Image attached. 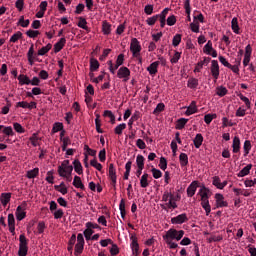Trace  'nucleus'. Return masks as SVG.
Segmentation results:
<instances>
[{"label":"nucleus","mask_w":256,"mask_h":256,"mask_svg":"<svg viewBox=\"0 0 256 256\" xmlns=\"http://www.w3.org/2000/svg\"><path fill=\"white\" fill-rule=\"evenodd\" d=\"M184 235L185 231L170 228L168 231H166L165 235L162 236V239L165 241L166 245H168L169 249H177L179 244L173 241H181Z\"/></svg>","instance_id":"1"},{"label":"nucleus","mask_w":256,"mask_h":256,"mask_svg":"<svg viewBox=\"0 0 256 256\" xmlns=\"http://www.w3.org/2000/svg\"><path fill=\"white\" fill-rule=\"evenodd\" d=\"M181 200V195L177 194L176 196L169 191H165L162 195V201L164 203L163 209H177V201Z\"/></svg>","instance_id":"2"},{"label":"nucleus","mask_w":256,"mask_h":256,"mask_svg":"<svg viewBox=\"0 0 256 256\" xmlns=\"http://www.w3.org/2000/svg\"><path fill=\"white\" fill-rule=\"evenodd\" d=\"M73 173V166L69 165V160H64L58 167V174L60 177H67Z\"/></svg>","instance_id":"3"},{"label":"nucleus","mask_w":256,"mask_h":256,"mask_svg":"<svg viewBox=\"0 0 256 256\" xmlns=\"http://www.w3.org/2000/svg\"><path fill=\"white\" fill-rule=\"evenodd\" d=\"M19 241L20 243H19L18 256H27L29 247H27V237H25V234L20 235Z\"/></svg>","instance_id":"4"},{"label":"nucleus","mask_w":256,"mask_h":256,"mask_svg":"<svg viewBox=\"0 0 256 256\" xmlns=\"http://www.w3.org/2000/svg\"><path fill=\"white\" fill-rule=\"evenodd\" d=\"M130 51L132 53V57H139V55H141V43L137 38L131 39Z\"/></svg>","instance_id":"5"},{"label":"nucleus","mask_w":256,"mask_h":256,"mask_svg":"<svg viewBox=\"0 0 256 256\" xmlns=\"http://www.w3.org/2000/svg\"><path fill=\"white\" fill-rule=\"evenodd\" d=\"M27 210V202L23 201L21 203V205H19L16 208V219L17 221H23V219H25V217H27V212H25Z\"/></svg>","instance_id":"6"},{"label":"nucleus","mask_w":256,"mask_h":256,"mask_svg":"<svg viewBox=\"0 0 256 256\" xmlns=\"http://www.w3.org/2000/svg\"><path fill=\"white\" fill-rule=\"evenodd\" d=\"M108 177L112 181L114 189H117V169L114 164H109Z\"/></svg>","instance_id":"7"},{"label":"nucleus","mask_w":256,"mask_h":256,"mask_svg":"<svg viewBox=\"0 0 256 256\" xmlns=\"http://www.w3.org/2000/svg\"><path fill=\"white\" fill-rule=\"evenodd\" d=\"M117 77L118 79H123V81L127 82L131 77V70L125 66L120 67L117 72Z\"/></svg>","instance_id":"8"},{"label":"nucleus","mask_w":256,"mask_h":256,"mask_svg":"<svg viewBox=\"0 0 256 256\" xmlns=\"http://www.w3.org/2000/svg\"><path fill=\"white\" fill-rule=\"evenodd\" d=\"M84 247H85V238L83 237V234L79 233L77 235V243L75 245V252L78 254L83 253Z\"/></svg>","instance_id":"9"},{"label":"nucleus","mask_w":256,"mask_h":256,"mask_svg":"<svg viewBox=\"0 0 256 256\" xmlns=\"http://www.w3.org/2000/svg\"><path fill=\"white\" fill-rule=\"evenodd\" d=\"M187 221H189V218L185 213L179 214L178 216L171 218L172 225H183V223H187Z\"/></svg>","instance_id":"10"},{"label":"nucleus","mask_w":256,"mask_h":256,"mask_svg":"<svg viewBox=\"0 0 256 256\" xmlns=\"http://www.w3.org/2000/svg\"><path fill=\"white\" fill-rule=\"evenodd\" d=\"M203 51L206 55H211V57H217V50L213 49V42H211V40H209L204 48Z\"/></svg>","instance_id":"11"},{"label":"nucleus","mask_w":256,"mask_h":256,"mask_svg":"<svg viewBox=\"0 0 256 256\" xmlns=\"http://www.w3.org/2000/svg\"><path fill=\"white\" fill-rule=\"evenodd\" d=\"M198 187H199V181H196V180L192 181L186 190L187 197H193L195 193H197Z\"/></svg>","instance_id":"12"},{"label":"nucleus","mask_w":256,"mask_h":256,"mask_svg":"<svg viewBox=\"0 0 256 256\" xmlns=\"http://www.w3.org/2000/svg\"><path fill=\"white\" fill-rule=\"evenodd\" d=\"M215 200H216L217 209H219L221 207H227L229 205V203H227V201H225V197L221 193L215 194Z\"/></svg>","instance_id":"13"},{"label":"nucleus","mask_w":256,"mask_h":256,"mask_svg":"<svg viewBox=\"0 0 256 256\" xmlns=\"http://www.w3.org/2000/svg\"><path fill=\"white\" fill-rule=\"evenodd\" d=\"M210 71L214 79H219V62L217 60L211 61Z\"/></svg>","instance_id":"14"},{"label":"nucleus","mask_w":256,"mask_h":256,"mask_svg":"<svg viewBox=\"0 0 256 256\" xmlns=\"http://www.w3.org/2000/svg\"><path fill=\"white\" fill-rule=\"evenodd\" d=\"M227 183V180L221 182V178H219V176H214L212 178V185H214L216 189H225V187H227Z\"/></svg>","instance_id":"15"},{"label":"nucleus","mask_w":256,"mask_h":256,"mask_svg":"<svg viewBox=\"0 0 256 256\" xmlns=\"http://www.w3.org/2000/svg\"><path fill=\"white\" fill-rule=\"evenodd\" d=\"M27 59L29 65L33 66L35 63V45L31 44L28 52H27Z\"/></svg>","instance_id":"16"},{"label":"nucleus","mask_w":256,"mask_h":256,"mask_svg":"<svg viewBox=\"0 0 256 256\" xmlns=\"http://www.w3.org/2000/svg\"><path fill=\"white\" fill-rule=\"evenodd\" d=\"M209 193V188L205 187V185H202L198 192V195L201 197V201H209Z\"/></svg>","instance_id":"17"},{"label":"nucleus","mask_w":256,"mask_h":256,"mask_svg":"<svg viewBox=\"0 0 256 256\" xmlns=\"http://www.w3.org/2000/svg\"><path fill=\"white\" fill-rule=\"evenodd\" d=\"M160 63L161 62H159V61H155V62H152L147 67V71H148L149 75H157Z\"/></svg>","instance_id":"18"},{"label":"nucleus","mask_w":256,"mask_h":256,"mask_svg":"<svg viewBox=\"0 0 256 256\" xmlns=\"http://www.w3.org/2000/svg\"><path fill=\"white\" fill-rule=\"evenodd\" d=\"M239 151H241V139H239V136H235L232 142V152L239 153Z\"/></svg>","instance_id":"19"},{"label":"nucleus","mask_w":256,"mask_h":256,"mask_svg":"<svg viewBox=\"0 0 256 256\" xmlns=\"http://www.w3.org/2000/svg\"><path fill=\"white\" fill-rule=\"evenodd\" d=\"M0 131L4 133L7 137H13L15 135V132L13 131V127L11 126H4L0 124Z\"/></svg>","instance_id":"20"},{"label":"nucleus","mask_w":256,"mask_h":256,"mask_svg":"<svg viewBox=\"0 0 256 256\" xmlns=\"http://www.w3.org/2000/svg\"><path fill=\"white\" fill-rule=\"evenodd\" d=\"M195 113H197V105L195 104V101H193L188 107H186L185 115L189 117L190 115H195Z\"/></svg>","instance_id":"21"},{"label":"nucleus","mask_w":256,"mask_h":256,"mask_svg":"<svg viewBox=\"0 0 256 256\" xmlns=\"http://www.w3.org/2000/svg\"><path fill=\"white\" fill-rule=\"evenodd\" d=\"M189 123V119L187 118H180L176 121L175 129H178V131H181V129H185V126Z\"/></svg>","instance_id":"22"},{"label":"nucleus","mask_w":256,"mask_h":256,"mask_svg":"<svg viewBox=\"0 0 256 256\" xmlns=\"http://www.w3.org/2000/svg\"><path fill=\"white\" fill-rule=\"evenodd\" d=\"M251 169H253V164H248L237 174V177H247L251 173Z\"/></svg>","instance_id":"23"},{"label":"nucleus","mask_w":256,"mask_h":256,"mask_svg":"<svg viewBox=\"0 0 256 256\" xmlns=\"http://www.w3.org/2000/svg\"><path fill=\"white\" fill-rule=\"evenodd\" d=\"M231 29L233 31V33H235V35H239V33H241L239 30V21L237 19V17L232 18L231 21Z\"/></svg>","instance_id":"24"},{"label":"nucleus","mask_w":256,"mask_h":256,"mask_svg":"<svg viewBox=\"0 0 256 256\" xmlns=\"http://www.w3.org/2000/svg\"><path fill=\"white\" fill-rule=\"evenodd\" d=\"M73 185L76 187V189H81V191H85V185L83 184V181H81V177L74 176Z\"/></svg>","instance_id":"25"},{"label":"nucleus","mask_w":256,"mask_h":256,"mask_svg":"<svg viewBox=\"0 0 256 256\" xmlns=\"http://www.w3.org/2000/svg\"><path fill=\"white\" fill-rule=\"evenodd\" d=\"M67 43V40L65 38H61L55 45H54V53H59L63 47H65V44Z\"/></svg>","instance_id":"26"},{"label":"nucleus","mask_w":256,"mask_h":256,"mask_svg":"<svg viewBox=\"0 0 256 256\" xmlns=\"http://www.w3.org/2000/svg\"><path fill=\"white\" fill-rule=\"evenodd\" d=\"M140 186L142 189H146V187H149V174L144 173L140 178Z\"/></svg>","instance_id":"27"},{"label":"nucleus","mask_w":256,"mask_h":256,"mask_svg":"<svg viewBox=\"0 0 256 256\" xmlns=\"http://www.w3.org/2000/svg\"><path fill=\"white\" fill-rule=\"evenodd\" d=\"M0 201L3 207H7L9 201H11V193H2L0 196Z\"/></svg>","instance_id":"28"},{"label":"nucleus","mask_w":256,"mask_h":256,"mask_svg":"<svg viewBox=\"0 0 256 256\" xmlns=\"http://www.w3.org/2000/svg\"><path fill=\"white\" fill-rule=\"evenodd\" d=\"M194 147L196 149H199V147H201L203 145V135L202 134H196L194 140Z\"/></svg>","instance_id":"29"},{"label":"nucleus","mask_w":256,"mask_h":256,"mask_svg":"<svg viewBox=\"0 0 256 256\" xmlns=\"http://www.w3.org/2000/svg\"><path fill=\"white\" fill-rule=\"evenodd\" d=\"M187 87H189V89H197V87H199V79L189 78L187 82Z\"/></svg>","instance_id":"30"},{"label":"nucleus","mask_w":256,"mask_h":256,"mask_svg":"<svg viewBox=\"0 0 256 256\" xmlns=\"http://www.w3.org/2000/svg\"><path fill=\"white\" fill-rule=\"evenodd\" d=\"M179 161L181 167H187V165H189V156H187L185 153H181L179 155Z\"/></svg>","instance_id":"31"},{"label":"nucleus","mask_w":256,"mask_h":256,"mask_svg":"<svg viewBox=\"0 0 256 256\" xmlns=\"http://www.w3.org/2000/svg\"><path fill=\"white\" fill-rule=\"evenodd\" d=\"M26 177L27 179H35V177H39V168L28 170L26 172Z\"/></svg>","instance_id":"32"},{"label":"nucleus","mask_w":256,"mask_h":256,"mask_svg":"<svg viewBox=\"0 0 256 256\" xmlns=\"http://www.w3.org/2000/svg\"><path fill=\"white\" fill-rule=\"evenodd\" d=\"M136 165L138 169H145V157L143 155L139 154L136 157Z\"/></svg>","instance_id":"33"},{"label":"nucleus","mask_w":256,"mask_h":256,"mask_svg":"<svg viewBox=\"0 0 256 256\" xmlns=\"http://www.w3.org/2000/svg\"><path fill=\"white\" fill-rule=\"evenodd\" d=\"M74 170L78 175H83V165H81V162L79 160L73 161Z\"/></svg>","instance_id":"34"},{"label":"nucleus","mask_w":256,"mask_h":256,"mask_svg":"<svg viewBox=\"0 0 256 256\" xmlns=\"http://www.w3.org/2000/svg\"><path fill=\"white\" fill-rule=\"evenodd\" d=\"M52 47L53 46L51 45V43H48L46 46H43L40 50H38V55L40 57H43V55H47V53L51 51Z\"/></svg>","instance_id":"35"},{"label":"nucleus","mask_w":256,"mask_h":256,"mask_svg":"<svg viewBox=\"0 0 256 256\" xmlns=\"http://www.w3.org/2000/svg\"><path fill=\"white\" fill-rule=\"evenodd\" d=\"M251 149H252L251 141L250 140L244 141V145H243L244 157H247V155L251 153Z\"/></svg>","instance_id":"36"},{"label":"nucleus","mask_w":256,"mask_h":256,"mask_svg":"<svg viewBox=\"0 0 256 256\" xmlns=\"http://www.w3.org/2000/svg\"><path fill=\"white\" fill-rule=\"evenodd\" d=\"M18 81L21 85H31V79H29V76L27 75H19L18 76Z\"/></svg>","instance_id":"37"},{"label":"nucleus","mask_w":256,"mask_h":256,"mask_svg":"<svg viewBox=\"0 0 256 256\" xmlns=\"http://www.w3.org/2000/svg\"><path fill=\"white\" fill-rule=\"evenodd\" d=\"M184 9L186 11L188 21H191V1L190 0L184 1Z\"/></svg>","instance_id":"38"},{"label":"nucleus","mask_w":256,"mask_h":256,"mask_svg":"<svg viewBox=\"0 0 256 256\" xmlns=\"http://www.w3.org/2000/svg\"><path fill=\"white\" fill-rule=\"evenodd\" d=\"M54 189L61 193L62 195H67V187L65 186L64 182H61L60 185H55Z\"/></svg>","instance_id":"39"},{"label":"nucleus","mask_w":256,"mask_h":256,"mask_svg":"<svg viewBox=\"0 0 256 256\" xmlns=\"http://www.w3.org/2000/svg\"><path fill=\"white\" fill-rule=\"evenodd\" d=\"M125 129H127V124L121 123L115 127L114 133L116 135H123V131H125Z\"/></svg>","instance_id":"40"},{"label":"nucleus","mask_w":256,"mask_h":256,"mask_svg":"<svg viewBox=\"0 0 256 256\" xmlns=\"http://www.w3.org/2000/svg\"><path fill=\"white\" fill-rule=\"evenodd\" d=\"M201 207L204 209L207 216L211 213V204H209V200L201 201Z\"/></svg>","instance_id":"41"},{"label":"nucleus","mask_w":256,"mask_h":256,"mask_svg":"<svg viewBox=\"0 0 256 256\" xmlns=\"http://www.w3.org/2000/svg\"><path fill=\"white\" fill-rule=\"evenodd\" d=\"M102 33H104V35H111V25L109 22L104 21L102 23Z\"/></svg>","instance_id":"42"},{"label":"nucleus","mask_w":256,"mask_h":256,"mask_svg":"<svg viewBox=\"0 0 256 256\" xmlns=\"http://www.w3.org/2000/svg\"><path fill=\"white\" fill-rule=\"evenodd\" d=\"M77 25L80 29H84V31H89V27L87 26V20L85 18L79 17Z\"/></svg>","instance_id":"43"},{"label":"nucleus","mask_w":256,"mask_h":256,"mask_svg":"<svg viewBox=\"0 0 256 256\" xmlns=\"http://www.w3.org/2000/svg\"><path fill=\"white\" fill-rule=\"evenodd\" d=\"M23 38V33L21 31H17L10 37V43H17L19 39Z\"/></svg>","instance_id":"44"},{"label":"nucleus","mask_w":256,"mask_h":256,"mask_svg":"<svg viewBox=\"0 0 256 256\" xmlns=\"http://www.w3.org/2000/svg\"><path fill=\"white\" fill-rule=\"evenodd\" d=\"M133 165V162L131 161H128L126 164H125V173H124V179L127 181V179H129V175H131V167Z\"/></svg>","instance_id":"45"},{"label":"nucleus","mask_w":256,"mask_h":256,"mask_svg":"<svg viewBox=\"0 0 256 256\" xmlns=\"http://www.w3.org/2000/svg\"><path fill=\"white\" fill-rule=\"evenodd\" d=\"M99 69V61L95 58L90 60V71H97Z\"/></svg>","instance_id":"46"},{"label":"nucleus","mask_w":256,"mask_h":256,"mask_svg":"<svg viewBox=\"0 0 256 256\" xmlns=\"http://www.w3.org/2000/svg\"><path fill=\"white\" fill-rule=\"evenodd\" d=\"M227 88L223 87V86H219L216 89V95H218V97H225V95H227Z\"/></svg>","instance_id":"47"},{"label":"nucleus","mask_w":256,"mask_h":256,"mask_svg":"<svg viewBox=\"0 0 256 256\" xmlns=\"http://www.w3.org/2000/svg\"><path fill=\"white\" fill-rule=\"evenodd\" d=\"M103 116L108 117L112 124L115 123V114L111 110H105Z\"/></svg>","instance_id":"48"},{"label":"nucleus","mask_w":256,"mask_h":256,"mask_svg":"<svg viewBox=\"0 0 256 256\" xmlns=\"http://www.w3.org/2000/svg\"><path fill=\"white\" fill-rule=\"evenodd\" d=\"M213 119H217V114H206L204 116V122L206 123V125H210Z\"/></svg>","instance_id":"49"},{"label":"nucleus","mask_w":256,"mask_h":256,"mask_svg":"<svg viewBox=\"0 0 256 256\" xmlns=\"http://www.w3.org/2000/svg\"><path fill=\"white\" fill-rule=\"evenodd\" d=\"M59 131H63V123L56 122L53 125L52 133H59Z\"/></svg>","instance_id":"50"},{"label":"nucleus","mask_w":256,"mask_h":256,"mask_svg":"<svg viewBox=\"0 0 256 256\" xmlns=\"http://www.w3.org/2000/svg\"><path fill=\"white\" fill-rule=\"evenodd\" d=\"M26 35H27V37H29L30 39H35V38L39 37L40 33H39V31H37V30H28V31L26 32Z\"/></svg>","instance_id":"51"},{"label":"nucleus","mask_w":256,"mask_h":256,"mask_svg":"<svg viewBox=\"0 0 256 256\" xmlns=\"http://www.w3.org/2000/svg\"><path fill=\"white\" fill-rule=\"evenodd\" d=\"M29 23H30V21H29V19H26L25 20V17L24 16H21L20 18H19V21H18V25L20 26V27H29Z\"/></svg>","instance_id":"52"},{"label":"nucleus","mask_w":256,"mask_h":256,"mask_svg":"<svg viewBox=\"0 0 256 256\" xmlns=\"http://www.w3.org/2000/svg\"><path fill=\"white\" fill-rule=\"evenodd\" d=\"M151 172H152L154 179H161V177H163V172H161V170H159V169L152 168Z\"/></svg>","instance_id":"53"},{"label":"nucleus","mask_w":256,"mask_h":256,"mask_svg":"<svg viewBox=\"0 0 256 256\" xmlns=\"http://www.w3.org/2000/svg\"><path fill=\"white\" fill-rule=\"evenodd\" d=\"M62 151H67V147L71 145V140L69 137L62 138Z\"/></svg>","instance_id":"54"},{"label":"nucleus","mask_w":256,"mask_h":256,"mask_svg":"<svg viewBox=\"0 0 256 256\" xmlns=\"http://www.w3.org/2000/svg\"><path fill=\"white\" fill-rule=\"evenodd\" d=\"M180 43H181V34L174 35V37L172 39L173 47H179Z\"/></svg>","instance_id":"55"},{"label":"nucleus","mask_w":256,"mask_h":256,"mask_svg":"<svg viewBox=\"0 0 256 256\" xmlns=\"http://www.w3.org/2000/svg\"><path fill=\"white\" fill-rule=\"evenodd\" d=\"M179 59H181V52H175L172 58L170 59V63L175 65V63H179Z\"/></svg>","instance_id":"56"},{"label":"nucleus","mask_w":256,"mask_h":256,"mask_svg":"<svg viewBox=\"0 0 256 256\" xmlns=\"http://www.w3.org/2000/svg\"><path fill=\"white\" fill-rule=\"evenodd\" d=\"M90 165L94 167V169H97V171H102L103 169V165H101V163H98L97 159L91 160Z\"/></svg>","instance_id":"57"},{"label":"nucleus","mask_w":256,"mask_h":256,"mask_svg":"<svg viewBox=\"0 0 256 256\" xmlns=\"http://www.w3.org/2000/svg\"><path fill=\"white\" fill-rule=\"evenodd\" d=\"M46 181H47V183H50V185H53V183H55V177L53 176V170H50L47 172Z\"/></svg>","instance_id":"58"},{"label":"nucleus","mask_w":256,"mask_h":256,"mask_svg":"<svg viewBox=\"0 0 256 256\" xmlns=\"http://www.w3.org/2000/svg\"><path fill=\"white\" fill-rule=\"evenodd\" d=\"M13 127H14V131H16V133H25V128H23V126L20 123L15 122L13 124Z\"/></svg>","instance_id":"59"},{"label":"nucleus","mask_w":256,"mask_h":256,"mask_svg":"<svg viewBox=\"0 0 256 256\" xmlns=\"http://www.w3.org/2000/svg\"><path fill=\"white\" fill-rule=\"evenodd\" d=\"M63 215H65V212H63V209H57V210H54L53 212L54 219H62Z\"/></svg>","instance_id":"60"},{"label":"nucleus","mask_w":256,"mask_h":256,"mask_svg":"<svg viewBox=\"0 0 256 256\" xmlns=\"http://www.w3.org/2000/svg\"><path fill=\"white\" fill-rule=\"evenodd\" d=\"M190 28H191V31L193 33H199V29H200V25H199V22L197 21H194L190 24Z\"/></svg>","instance_id":"61"},{"label":"nucleus","mask_w":256,"mask_h":256,"mask_svg":"<svg viewBox=\"0 0 256 256\" xmlns=\"http://www.w3.org/2000/svg\"><path fill=\"white\" fill-rule=\"evenodd\" d=\"M245 115H247V109H245L243 107H239L236 110V117H245Z\"/></svg>","instance_id":"62"},{"label":"nucleus","mask_w":256,"mask_h":256,"mask_svg":"<svg viewBox=\"0 0 256 256\" xmlns=\"http://www.w3.org/2000/svg\"><path fill=\"white\" fill-rule=\"evenodd\" d=\"M157 19H159V15H154L146 20L147 25L153 26L157 23Z\"/></svg>","instance_id":"63"},{"label":"nucleus","mask_w":256,"mask_h":256,"mask_svg":"<svg viewBox=\"0 0 256 256\" xmlns=\"http://www.w3.org/2000/svg\"><path fill=\"white\" fill-rule=\"evenodd\" d=\"M159 167L162 169V171L167 169V159L165 157L160 158Z\"/></svg>","instance_id":"64"}]
</instances>
